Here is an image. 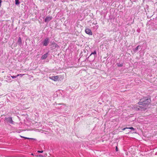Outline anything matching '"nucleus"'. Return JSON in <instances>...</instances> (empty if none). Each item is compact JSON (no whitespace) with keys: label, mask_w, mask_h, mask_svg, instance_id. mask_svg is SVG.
<instances>
[{"label":"nucleus","mask_w":157,"mask_h":157,"mask_svg":"<svg viewBox=\"0 0 157 157\" xmlns=\"http://www.w3.org/2000/svg\"><path fill=\"white\" fill-rule=\"evenodd\" d=\"M126 129H132V130H133V131L134 130H135L134 128H133L132 127L125 128H123L122 130H124Z\"/></svg>","instance_id":"1a4fd4ad"},{"label":"nucleus","mask_w":157,"mask_h":157,"mask_svg":"<svg viewBox=\"0 0 157 157\" xmlns=\"http://www.w3.org/2000/svg\"><path fill=\"white\" fill-rule=\"evenodd\" d=\"M49 42V39L47 38L44 41L43 45L46 46L48 45Z\"/></svg>","instance_id":"423d86ee"},{"label":"nucleus","mask_w":157,"mask_h":157,"mask_svg":"<svg viewBox=\"0 0 157 157\" xmlns=\"http://www.w3.org/2000/svg\"><path fill=\"white\" fill-rule=\"evenodd\" d=\"M140 46V45H138L136 48V49H135L136 50H137L138 48H139V47Z\"/></svg>","instance_id":"2eb2a0df"},{"label":"nucleus","mask_w":157,"mask_h":157,"mask_svg":"<svg viewBox=\"0 0 157 157\" xmlns=\"http://www.w3.org/2000/svg\"><path fill=\"white\" fill-rule=\"evenodd\" d=\"M21 137L22 138H25V139H32V138H28V137H24V136H21Z\"/></svg>","instance_id":"f8f14e48"},{"label":"nucleus","mask_w":157,"mask_h":157,"mask_svg":"<svg viewBox=\"0 0 157 157\" xmlns=\"http://www.w3.org/2000/svg\"><path fill=\"white\" fill-rule=\"evenodd\" d=\"M116 150L117 151H118V148L117 146H116Z\"/></svg>","instance_id":"f3484780"},{"label":"nucleus","mask_w":157,"mask_h":157,"mask_svg":"<svg viewBox=\"0 0 157 157\" xmlns=\"http://www.w3.org/2000/svg\"><path fill=\"white\" fill-rule=\"evenodd\" d=\"M49 78L52 80L54 81H56L58 80L59 78V76L56 75L55 76H52L49 77Z\"/></svg>","instance_id":"7ed1b4c3"},{"label":"nucleus","mask_w":157,"mask_h":157,"mask_svg":"<svg viewBox=\"0 0 157 157\" xmlns=\"http://www.w3.org/2000/svg\"><path fill=\"white\" fill-rule=\"evenodd\" d=\"M48 52H47L46 54L43 55L41 57V59L43 60L45 59L48 56Z\"/></svg>","instance_id":"0eeeda50"},{"label":"nucleus","mask_w":157,"mask_h":157,"mask_svg":"<svg viewBox=\"0 0 157 157\" xmlns=\"http://www.w3.org/2000/svg\"><path fill=\"white\" fill-rule=\"evenodd\" d=\"M2 2V0H0V6H1V3Z\"/></svg>","instance_id":"a211bd4d"},{"label":"nucleus","mask_w":157,"mask_h":157,"mask_svg":"<svg viewBox=\"0 0 157 157\" xmlns=\"http://www.w3.org/2000/svg\"><path fill=\"white\" fill-rule=\"evenodd\" d=\"M117 66L119 67H122L123 66V63H117Z\"/></svg>","instance_id":"9d476101"},{"label":"nucleus","mask_w":157,"mask_h":157,"mask_svg":"<svg viewBox=\"0 0 157 157\" xmlns=\"http://www.w3.org/2000/svg\"><path fill=\"white\" fill-rule=\"evenodd\" d=\"M52 19V16H47L44 20V21L45 22H48L50 21Z\"/></svg>","instance_id":"20e7f679"},{"label":"nucleus","mask_w":157,"mask_h":157,"mask_svg":"<svg viewBox=\"0 0 157 157\" xmlns=\"http://www.w3.org/2000/svg\"><path fill=\"white\" fill-rule=\"evenodd\" d=\"M31 155H33V153H32V154H31Z\"/></svg>","instance_id":"412c9836"},{"label":"nucleus","mask_w":157,"mask_h":157,"mask_svg":"<svg viewBox=\"0 0 157 157\" xmlns=\"http://www.w3.org/2000/svg\"><path fill=\"white\" fill-rule=\"evenodd\" d=\"M85 31L86 33L90 35H92L91 30L88 28H86Z\"/></svg>","instance_id":"f03ea898"},{"label":"nucleus","mask_w":157,"mask_h":157,"mask_svg":"<svg viewBox=\"0 0 157 157\" xmlns=\"http://www.w3.org/2000/svg\"><path fill=\"white\" fill-rule=\"evenodd\" d=\"M92 54L96 55V52L95 51L94 52H92L91 54L90 55V56H91Z\"/></svg>","instance_id":"ddd939ff"},{"label":"nucleus","mask_w":157,"mask_h":157,"mask_svg":"<svg viewBox=\"0 0 157 157\" xmlns=\"http://www.w3.org/2000/svg\"><path fill=\"white\" fill-rule=\"evenodd\" d=\"M11 77L12 78H16V77H17V76H11Z\"/></svg>","instance_id":"dca6fc26"},{"label":"nucleus","mask_w":157,"mask_h":157,"mask_svg":"<svg viewBox=\"0 0 157 157\" xmlns=\"http://www.w3.org/2000/svg\"><path fill=\"white\" fill-rule=\"evenodd\" d=\"M5 119L8 122H9L12 124H13V121L12 120V119L11 117H6L5 118Z\"/></svg>","instance_id":"39448f33"},{"label":"nucleus","mask_w":157,"mask_h":157,"mask_svg":"<svg viewBox=\"0 0 157 157\" xmlns=\"http://www.w3.org/2000/svg\"><path fill=\"white\" fill-rule=\"evenodd\" d=\"M19 3V0H15V4L16 5H18Z\"/></svg>","instance_id":"9b49d317"},{"label":"nucleus","mask_w":157,"mask_h":157,"mask_svg":"<svg viewBox=\"0 0 157 157\" xmlns=\"http://www.w3.org/2000/svg\"><path fill=\"white\" fill-rule=\"evenodd\" d=\"M19 75V74H18L17 76H16L17 77V76H20V75Z\"/></svg>","instance_id":"6ab92c4d"},{"label":"nucleus","mask_w":157,"mask_h":157,"mask_svg":"<svg viewBox=\"0 0 157 157\" xmlns=\"http://www.w3.org/2000/svg\"><path fill=\"white\" fill-rule=\"evenodd\" d=\"M151 102L150 98H143L140 100V101L138 102V104L140 105L138 106L137 107L135 108L136 110H139L144 108V107L148 105Z\"/></svg>","instance_id":"f257e3e1"},{"label":"nucleus","mask_w":157,"mask_h":157,"mask_svg":"<svg viewBox=\"0 0 157 157\" xmlns=\"http://www.w3.org/2000/svg\"><path fill=\"white\" fill-rule=\"evenodd\" d=\"M43 151H38L37 152H38V153H43Z\"/></svg>","instance_id":"4468645a"},{"label":"nucleus","mask_w":157,"mask_h":157,"mask_svg":"<svg viewBox=\"0 0 157 157\" xmlns=\"http://www.w3.org/2000/svg\"><path fill=\"white\" fill-rule=\"evenodd\" d=\"M7 77H8L9 78H10V76H7Z\"/></svg>","instance_id":"aec40b11"},{"label":"nucleus","mask_w":157,"mask_h":157,"mask_svg":"<svg viewBox=\"0 0 157 157\" xmlns=\"http://www.w3.org/2000/svg\"><path fill=\"white\" fill-rule=\"evenodd\" d=\"M18 44L19 46H21L22 44V40L20 37H19L18 40L17 41Z\"/></svg>","instance_id":"6e6552de"}]
</instances>
